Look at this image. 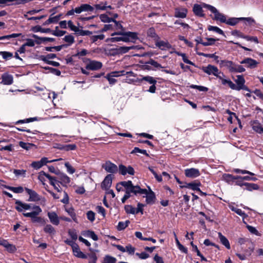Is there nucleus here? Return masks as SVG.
<instances>
[{"label": "nucleus", "instance_id": "42", "mask_svg": "<svg viewBox=\"0 0 263 263\" xmlns=\"http://www.w3.org/2000/svg\"><path fill=\"white\" fill-rule=\"evenodd\" d=\"M59 27L57 26L55 27V30L52 32V34L55 36H62L66 33L65 31L60 30L58 29Z\"/></svg>", "mask_w": 263, "mask_h": 263}, {"label": "nucleus", "instance_id": "16", "mask_svg": "<svg viewBox=\"0 0 263 263\" xmlns=\"http://www.w3.org/2000/svg\"><path fill=\"white\" fill-rule=\"evenodd\" d=\"M155 45L161 50H166L171 48V45L167 41H160L159 40L155 41Z\"/></svg>", "mask_w": 263, "mask_h": 263}, {"label": "nucleus", "instance_id": "22", "mask_svg": "<svg viewBox=\"0 0 263 263\" xmlns=\"http://www.w3.org/2000/svg\"><path fill=\"white\" fill-rule=\"evenodd\" d=\"M187 10L185 9H176L175 16L178 18H185L186 16Z\"/></svg>", "mask_w": 263, "mask_h": 263}, {"label": "nucleus", "instance_id": "41", "mask_svg": "<svg viewBox=\"0 0 263 263\" xmlns=\"http://www.w3.org/2000/svg\"><path fill=\"white\" fill-rule=\"evenodd\" d=\"M136 48V47L135 46H128V47L123 46V47H120L118 50L121 52L126 53V52H127L129 50H130L131 49H135Z\"/></svg>", "mask_w": 263, "mask_h": 263}, {"label": "nucleus", "instance_id": "37", "mask_svg": "<svg viewBox=\"0 0 263 263\" xmlns=\"http://www.w3.org/2000/svg\"><path fill=\"white\" fill-rule=\"evenodd\" d=\"M145 64L153 66L154 67L156 68H163V67L160 64H159L157 62L155 61V60L152 59H149V60L146 62Z\"/></svg>", "mask_w": 263, "mask_h": 263}, {"label": "nucleus", "instance_id": "57", "mask_svg": "<svg viewBox=\"0 0 263 263\" xmlns=\"http://www.w3.org/2000/svg\"><path fill=\"white\" fill-rule=\"evenodd\" d=\"M19 145L23 148L26 150L30 149L32 146V144L27 143L22 141H20L19 142Z\"/></svg>", "mask_w": 263, "mask_h": 263}, {"label": "nucleus", "instance_id": "6", "mask_svg": "<svg viewBox=\"0 0 263 263\" xmlns=\"http://www.w3.org/2000/svg\"><path fill=\"white\" fill-rule=\"evenodd\" d=\"M102 167L107 172L110 173H116L118 171L117 166L109 161H107L103 164Z\"/></svg>", "mask_w": 263, "mask_h": 263}, {"label": "nucleus", "instance_id": "52", "mask_svg": "<svg viewBox=\"0 0 263 263\" xmlns=\"http://www.w3.org/2000/svg\"><path fill=\"white\" fill-rule=\"evenodd\" d=\"M137 153L142 154L147 156H148V154L147 153L146 150L141 149L139 148L138 147H135L134 148V149L132 151L131 154H135Z\"/></svg>", "mask_w": 263, "mask_h": 263}, {"label": "nucleus", "instance_id": "20", "mask_svg": "<svg viewBox=\"0 0 263 263\" xmlns=\"http://www.w3.org/2000/svg\"><path fill=\"white\" fill-rule=\"evenodd\" d=\"M118 74V72L116 71H112L109 73H108L105 76V78H106L108 80L110 84H114L117 81V80L115 79H114V77H119V75Z\"/></svg>", "mask_w": 263, "mask_h": 263}, {"label": "nucleus", "instance_id": "1", "mask_svg": "<svg viewBox=\"0 0 263 263\" xmlns=\"http://www.w3.org/2000/svg\"><path fill=\"white\" fill-rule=\"evenodd\" d=\"M15 209L18 212H23L24 210H32L30 212L23 213L24 216L26 217H30L31 219V221L33 223H39L41 224H44L45 223L44 219L39 216V215L42 213V210L41 208L35 205H32L31 204H28L23 203L20 200H16L15 201Z\"/></svg>", "mask_w": 263, "mask_h": 263}, {"label": "nucleus", "instance_id": "25", "mask_svg": "<svg viewBox=\"0 0 263 263\" xmlns=\"http://www.w3.org/2000/svg\"><path fill=\"white\" fill-rule=\"evenodd\" d=\"M44 231L45 233H48L50 235H54L56 233L55 229L50 224L45 226L44 228Z\"/></svg>", "mask_w": 263, "mask_h": 263}, {"label": "nucleus", "instance_id": "36", "mask_svg": "<svg viewBox=\"0 0 263 263\" xmlns=\"http://www.w3.org/2000/svg\"><path fill=\"white\" fill-rule=\"evenodd\" d=\"M76 145L75 144H66L63 145L61 147H59L60 149L65 150L68 151L70 150H74L76 148Z\"/></svg>", "mask_w": 263, "mask_h": 263}, {"label": "nucleus", "instance_id": "59", "mask_svg": "<svg viewBox=\"0 0 263 263\" xmlns=\"http://www.w3.org/2000/svg\"><path fill=\"white\" fill-rule=\"evenodd\" d=\"M68 234L70 236L73 240H76L77 239L78 235L75 230H69L68 231Z\"/></svg>", "mask_w": 263, "mask_h": 263}, {"label": "nucleus", "instance_id": "17", "mask_svg": "<svg viewBox=\"0 0 263 263\" xmlns=\"http://www.w3.org/2000/svg\"><path fill=\"white\" fill-rule=\"evenodd\" d=\"M72 252L73 255L80 258L85 259L87 258V256L84 254L80 249L79 246L77 244L74 247H73Z\"/></svg>", "mask_w": 263, "mask_h": 263}, {"label": "nucleus", "instance_id": "29", "mask_svg": "<svg viewBox=\"0 0 263 263\" xmlns=\"http://www.w3.org/2000/svg\"><path fill=\"white\" fill-rule=\"evenodd\" d=\"M4 187L13 192L15 193H21L24 191V189L22 186H18V187H13V186H10L8 185H3Z\"/></svg>", "mask_w": 263, "mask_h": 263}, {"label": "nucleus", "instance_id": "38", "mask_svg": "<svg viewBox=\"0 0 263 263\" xmlns=\"http://www.w3.org/2000/svg\"><path fill=\"white\" fill-rule=\"evenodd\" d=\"M129 223V221L128 220H126L125 222H119L117 226V229L119 231H121L125 229L128 226Z\"/></svg>", "mask_w": 263, "mask_h": 263}, {"label": "nucleus", "instance_id": "18", "mask_svg": "<svg viewBox=\"0 0 263 263\" xmlns=\"http://www.w3.org/2000/svg\"><path fill=\"white\" fill-rule=\"evenodd\" d=\"M146 196V202L147 204H153L155 202L156 197L155 193L149 187V192L147 191V193L145 194Z\"/></svg>", "mask_w": 263, "mask_h": 263}, {"label": "nucleus", "instance_id": "48", "mask_svg": "<svg viewBox=\"0 0 263 263\" xmlns=\"http://www.w3.org/2000/svg\"><path fill=\"white\" fill-rule=\"evenodd\" d=\"M26 171L24 170H14L13 173L15 175V176L17 177L22 176H25L26 175Z\"/></svg>", "mask_w": 263, "mask_h": 263}, {"label": "nucleus", "instance_id": "45", "mask_svg": "<svg viewBox=\"0 0 263 263\" xmlns=\"http://www.w3.org/2000/svg\"><path fill=\"white\" fill-rule=\"evenodd\" d=\"M35 31H40L43 33H49L52 31L50 28H43L41 27L38 26L34 28Z\"/></svg>", "mask_w": 263, "mask_h": 263}, {"label": "nucleus", "instance_id": "46", "mask_svg": "<svg viewBox=\"0 0 263 263\" xmlns=\"http://www.w3.org/2000/svg\"><path fill=\"white\" fill-rule=\"evenodd\" d=\"M198 54L200 55H202L206 58H214V60H216L217 63L219 62V61L218 60V57L215 54H208L204 53H198Z\"/></svg>", "mask_w": 263, "mask_h": 263}, {"label": "nucleus", "instance_id": "9", "mask_svg": "<svg viewBox=\"0 0 263 263\" xmlns=\"http://www.w3.org/2000/svg\"><path fill=\"white\" fill-rule=\"evenodd\" d=\"M25 190L29 195L28 201L35 202L40 200V197L36 192L26 187L25 189Z\"/></svg>", "mask_w": 263, "mask_h": 263}, {"label": "nucleus", "instance_id": "28", "mask_svg": "<svg viewBox=\"0 0 263 263\" xmlns=\"http://www.w3.org/2000/svg\"><path fill=\"white\" fill-rule=\"evenodd\" d=\"M233 62L227 60H222L220 62L221 66L227 67L230 72L231 71V68L233 67Z\"/></svg>", "mask_w": 263, "mask_h": 263}, {"label": "nucleus", "instance_id": "24", "mask_svg": "<svg viewBox=\"0 0 263 263\" xmlns=\"http://www.w3.org/2000/svg\"><path fill=\"white\" fill-rule=\"evenodd\" d=\"M202 7L200 5L195 4L193 7V11L194 13L199 16H203L204 14L203 13Z\"/></svg>", "mask_w": 263, "mask_h": 263}, {"label": "nucleus", "instance_id": "56", "mask_svg": "<svg viewBox=\"0 0 263 263\" xmlns=\"http://www.w3.org/2000/svg\"><path fill=\"white\" fill-rule=\"evenodd\" d=\"M206 40L208 42H204L203 43H202V45L204 46L212 45L216 41L218 40V39H215L214 38H207Z\"/></svg>", "mask_w": 263, "mask_h": 263}, {"label": "nucleus", "instance_id": "31", "mask_svg": "<svg viewBox=\"0 0 263 263\" xmlns=\"http://www.w3.org/2000/svg\"><path fill=\"white\" fill-rule=\"evenodd\" d=\"M218 78H219L221 81V83L223 85L228 84V86L232 89H233L234 88V83H233L230 80H227L223 79L221 76H218Z\"/></svg>", "mask_w": 263, "mask_h": 263}, {"label": "nucleus", "instance_id": "10", "mask_svg": "<svg viewBox=\"0 0 263 263\" xmlns=\"http://www.w3.org/2000/svg\"><path fill=\"white\" fill-rule=\"evenodd\" d=\"M102 67L101 62L97 61H91L86 66L87 69L91 70H98Z\"/></svg>", "mask_w": 263, "mask_h": 263}, {"label": "nucleus", "instance_id": "15", "mask_svg": "<svg viewBox=\"0 0 263 263\" xmlns=\"http://www.w3.org/2000/svg\"><path fill=\"white\" fill-rule=\"evenodd\" d=\"M111 184L112 176L111 175L109 174L105 177V179H104L103 181L101 184V186L102 189L107 190L110 188V187L111 185Z\"/></svg>", "mask_w": 263, "mask_h": 263}, {"label": "nucleus", "instance_id": "58", "mask_svg": "<svg viewBox=\"0 0 263 263\" xmlns=\"http://www.w3.org/2000/svg\"><path fill=\"white\" fill-rule=\"evenodd\" d=\"M65 166L69 173L72 174L75 172V169L69 164V162H66L65 163Z\"/></svg>", "mask_w": 263, "mask_h": 263}, {"label": "nucleus", "instance_id": "32", "mask_svg": "<svg viewBox=\"0 0 263 263\" xmlns=\"http://www.w3.org/2000/svg\"><path fill=\"white\" fill-rule=\"evenodd\" d=\"M242 185L246 186L247 190L250 191H251L252 190H256L259 189L258 185L255 183L246 182L244 183Z\"/></svg>", "mask_w": 263, "mask_h": 263}, {"label": "nucleus", "instance_id": "53", "mask_svg": "<svg viewBox=\"0 0 263 263\" xmlns=\"http://www.w3.org/2000/svg\"><path fill=\"white\" fill-rule=\"evenodd\" d=\"M87 219L91 222H92L95 219V213L92 211H89L86 213Z\"/></svg>", "mask_w": 263, "mask_h": 263}, {"label": "nucleus", "instance_id": "43", "mask_svg": "<svg viewBox=\"0 0 263 263\" xmlns=\"http://www.w3.org/2000/svg\"><path fill=\"white\" fill-rule=\"evenodd\" d=\"M239 20H240L239 18H231L228 21L226 20V22L225 23L231 26H234L238 23Z\"/></svg>", "mask_w": 263, "mask_h": 263}, {"label": "nucleus", "instance_id": "7", "mask_svg": "<svg viewBox=\"0 0 263 263\" xmlns=\"http://www.w3.org/2000/svg\"><path fill=\"white\" fill-rule=\"evenodd\" d=\"M202 70L209 75L213 74L217 78L218 76H220L218 74L220 73L219 72V70L217 67L212 65H209L206 67H202Z\"/></svg>", "mask_w": 263, "mask_h": 263}, {"label": "nucleus", "instance_id": "49", "mask_svg": "<svg viewBox=\"0 0 263 263\" xmlns=\"http://www.w3.org/2000/svg\"><path fill=\"white\" fill-rule=\"evenodd\" d=\"M253 129L259 134L263 133V127L258 123H255L253 125Z\"/></svg>", "mask_w": 263, "mask_h": 263}, {"label": "nucleus", "instance_id": "19", "mask_svg": "<svg viewBox=\"0 0 263 263\" xmlns=\"http://www.w3.org/2000/svg\"><path fill=\"white\" fill-rule=\"evenodd\" d=\"M2 83L5 85H11L12 84L13 79L12 76L4 73L2 76Z\"/></svg>", "mask_w": 263, "mask_h": 263}, {"label": "nucleus", "instance_id": "47", "mask_svg": "<svg viewBox=\"0 0 263 263\" xmlns=\"http://www.w3.org/2000/svg\"><path fill=\"white\" fill-rule=\"evenodd\" d=\"M7 250L10 253H14L16 251V248L13 245L7 242L6 247H5Z\"/></svg>", "mask_w": 263, "mask_h": 263}, {"label": "nucleus", "instance_id": "3", "mask_svg": "<svg viewBox=\"0 0 263 263\" xmlns=\"http://www.w3.org/2000/svg\"><path fill=\"white\" fill-rule=\"evenodd\" d=\"M202 6L203 7L208 9L215 14L214 20L219 21L221 23L226 22V16L222 13H220L216 8L205 3H203Z\"/></svg>", "mask_w": 263, "mask_h": 263}, {"label": "nucleus", "instance_id": "27", "mask_svg": "<svg viewBox=\"0 0 263 263\" xmlns=\"http://www.w3.org/2000/svg\"><path fill=\"white\" fill-rule=\"evenodd\" d=\"M147 34L149 37L153 38L155 41L160 39L159 36L156 33L155 30L154 28H149L147 30Z\"/></svg>", "mask_w": 263, "mask_h": 263}, {"label": "nucleus", "instance_id": "55", "mask_svg": "<svg viewBox=\"0 0 263 263\" xmlns=\"http://www.w3.org/2000/svg\"><path fill=\"white\" fill-rule=\"evenodd\" d=\"M88 256L89 257V261L88 263H96V261L97 260V256L95 253H92L89 254L88 255Z\"/></svg>", "mask_w": 263, "mask_h": 263}, {"label": "nucleus", "instance_id": "61", "mask_svg": "<svg viewBox=\"0 0 263 263\" xmlns=\"http://www.w3.org/2000/svg\"><path fill=\"white\" fill-rule=\"evenodd\" d=\"M149 170L153 173V174L154 175L155 178L158 182H161L162 180V177L161 176H159L156 172L153 169L152 167H148Z\"/></svg>", "mask_w": 263, "mask_h": 263}, {"label": "nucleus", "instance_id": "51", "mask_svg": "<svg viewBox=\"0 0 263 263\" xmlns=\"http://www.w3.org/2000/svg\"><path fill=\"white\" fill-rule=\"evenodd\" d=\"M68 214L71 217L72 219L76 222H78L76 215L73 209H69L66 210Z\"/></svg>", "mask_w": 263, "mask_h": 263}, {"label": "nucleus", "instance_id": "8", "mask_svg": "<svg viewBox=\"0 0 263 263\" xmlns=\"http://www.w3.org/2000/svg\"><path fill=\"white\" fill-rule=\"evenodd\" d=\"M119 173L122 175H125L127 173L133 175L135 173L134 169L132 166H128L127 167L122 164L119 165Z\"/></svg>", "mask_w": 263, "mask_h": 263}, {"label": "nucleus", "instance_id": "39", "mask_svg": "<svg viewBox=\"0 0 263 263\" xmlns=\"http://www.w3.org/2000/svg\"><path fill=\"white\" fill-rule=\"evenodd\" d=\"M177 54L178 55L181 56L182 58V60L184 63L190 65H194V64L192 62L187 59L185 53L178 52H177Z\"/></svg>", "mask_w": 263, "mask_h": 263}, {"label": "nucleus", "instance_id": "50", "mask_svg": "<svg viewBox=\"0 0 263 263\" xmlns=\"http://www.w3.org/2000/svg\"><path fill=\"white\" fill-rule=\"evenodd\" d=\"M0 54L3 57V59L8 60L13 57V54L7 51H1Z\"/></svg>", "mask_w": 263, "mask_h": 263}, {"label": "nucleus", "instance_id": "44", "mask_svg": "<svg viewBox=\"0 0 263 263\" xmlns=\"http://www.w3.org/2000/svg\"><path fill=\"white\" fill-rule=\"evenodd\" d=\"M199 184L194 183H190L187 184L185 186L186 187L190 188L194 191H200V189L198 187Z\"/></svg>", "mask_w": 263, "mask_h": 263}, {"label": "nucleus", "instance_id": "5", "mask_svg": "<svg viewBox=\"0 0 263 263\" xmlns=\"http://www.w3.org/2000/svg\"><path fill=\"white\" fill-rule=\"evenodd\" d=\"M237 79L235 80V82L236 83V85L234 84V88H233V90H236L239 91L241 89L245 90L248 92H250V89L248 88L247 86H246L245 84V80L242 76L238 75L236 76Z\"/></svg>", "mask_w": 263, "mask_h": 263}, {"label": "nucleus", "instance_id": "33", "mask_svg": "<svg viewBox=\"0 0 263 263\" xmlns=\"http://www.w3.org/2000/svg\"><path fill=\"white\" fill-rule=\"evenodd\" d=\"M20 33H12L11 34L0 36V40H10L11 39L20 36Z\"/></svg>", "mask_w": 263, "mask_h": 263}, {"label": "nucleus", "instance_id": "35", "mask_svg": "<svg viewBox=\"0 0 263 263\" xmlns=\"http://www.w3.org/2000/svg\"><path fill=\"white\" fill-rule=\"evenodd\" d=\"M143 80L147 81L152 84H156L157 83V81L153 77L151 76L144 77L140 80H139V81H142Z\"/></svg>", "mask_w": 263, "mask_h": 263}, {"label": "nucleus", "instance_id": "14", "mask_svg": "<svg viewBox=\"0 0 263 263\" xmlns=\"http://www.w3.org/2000/svg\"><path fill=\"white\" fill-rule=\"evenodd\" d=\"M48 217L51 223L58 226L60 223V218L54 212H49L47 213Z\"/></svg>", "mask_w": 263, "mask_h": 263}, {"label": "nucleus", "instance_id": "62", "mask_svg": "<svg viewBox=\"0 0 263 263\" xmlns=\"http://www.w3.org/2000/svg\"><path fill=\"white\" fill-rule=\"evenodd\" d=\"M105 37V36L104 34H100L97 35H93L91 36V40L92 41V42H96L98 40H103Z\"/></svg>", "mask_w": 263, "mask_h": 263}, {"label": "nucleus", "instance_id": "64", "mask_svg": "<svg viewBox=\"0 0 263 263\" xmlns=\"http://www.w3.org/2000/svg\"><path fill=\"white\" fill-rule=\"evenodd\" d=\"M94 7L96 10H105L107 7L106 6L103 5V3L100 4H96L94 5Z\"/></svg>", "mask_w": 263, "mask_h": 263}, {"label": "nucleus", "instance_id": "4", "mask_svg": "<svg viewBox=\"0 0 263 263\" xmlns=\"http://www.w3.org/2000/svg\"><path fill=\"white\" fill-rule=\"evenodd\" d=\"M94 10V8L91 6L89 4H82L80 7H77L75 9H72L69 11H68L66 15L69 16L72 15L74 14V13H76L77 14L81 13L82 12L85 11H93Z\"/></svg>", "mask_w": 263, "mask_h": 263}, {"label": "nucleus", "instance_id": "54", "mask_svg": "<svg viewBox=\"0 0 263 263\" xmlns=\"http://www.w3.org/2000/svg\"><path fill=\"white\" fill-rule=\"evenodd\" d=\"M208 29L210 31H213L217 32L219 34H223V31L217 27L209 26L208 27Z\"/></svg>", "mask_w": 263, "mask_h": 263}, {"label": "nucleus", "instance_id": "60", "mask_svg": "<svg viewBox=\"0 0 263 263\" xmlns=\"http://www.w3.org/2000/svg\"><path fill=\"white\" fill-rule=\"evenodd\" d=\"M64 40L66 42L70 44L73 43L74 42V37L72 35H66L64 37Z\"/></svg>", "mask_w": 263, "mask_h": 263}, {"label": "nucleus", "instance_id": "13", "mask_svg": "<svg viewBox=\"0 0 263 263\" xmlns=\"http://www.w3.org/2000/svg\"><path fill=\"white\" fill-rule=\"evenodd\" d=\"M200 172L198 169L191 168L185 170V175L190 178H196L200 175Z\"/></svg>", "mask_w": 263, "mask_h": 263}, {"label": "nucleus", "instance_id": "21", "mask_svg": "<svg viewBox=\"0 0 263 263\" xmlns=\"http://www.w3.org/2000/svg\"><path fill=\"white\" fill-rule=\"evenodd\" d=\"M58 178L60 180V182L63 185H66L70 182V178L63 173L60 174Z\"/></svg>", "mask_w": 263, "mask_h": 263}, {"label": "nucleus", "instance_id": "40", "mask_svg": "<svg viewBox=\"0 0 263 263\" xmlns=\"http://www.w3.org/2000/svg\"><path fill=\"white\" fill-rule=\"evenodd\" d=\"M125 210L127 213L135 214L136 213V208L130 205H126L124 207Z\"/></svg>", "mask_w": 263, "mask_h": 263}, {"label": "nucleus", "instance_id": "11", "mask_svg": "<svg viewBox=\"0 0 263 263\" xmlns=\"http://www.w3.org/2000/svg\"><path fill=\"white\" fill-rule=\"evenodd\" d=\"M126 192H128V194L130 193H134L136 195L137 194H146L147 193L146 189H142L138 185H133L131 187L126 190Z\"/></svg>", "mask_w": 263, "mask_h": 263}, {"label": "nucleus", "instance_id": "34", "mask_svg": "<svg viewBox=\"0 0 263 263\" xmlns=\"http://www.w3.org/2000/svg\"><path fill=\"white\" fill-rule=\"evenodd\" d=\"M117 259L115 257L109 255H106L103 259L102 263H116Z\"/></svg>", "mask_w": 263, "mask_h": 263}, {"label": "nucleus", "instance_id": "26", "mask_svg": "<svg viewBox=\"0 0 263 263\" xmlns=\"http://www.w3.org/2000/svg\"><path fill=\"white\" fill-rule=\"evenodd\" d=\"M32 36L33 37L39 40V41H36V43L37 44H41L42 42H53L55 40L54 39L51 37H40L35 34H33Z\"/></svg>", "mask_w": 263, "mask_h": 263}, {"label": "nucleus", "instance_id": "2", "mask_svg": "<svg viewBox=\"0 0 263 263\" xmlns=\"http://www.w3.org/2000/svg\"><path fill=\"white\" fill-rule=\"evenodd\" d=\"M115 35H122L123 37H111L110 40L112 42H118V41H123L125 42H128L130 41V39H135L137 38V33L135 32H124V31H119L117 32H114L111 34V36H114Z\"/></svg>", "mask_w": 263, "mask_h": 263}, {"label": "nucleus", "instance_id": "23", "mask_svg": "<svg viewBox=\"0 0 263 263\" xmlns=\"http://www.w3.org/2000/svg\"><path fill=\"white\" fill-rule=\"evenodd\" d=\"M218 234L221 243L224 245L228 249H230L231 247L228 239L220 232H219Z\"/></svg>", "mask_w": 263, "mask_h": 263}, {"label": "nucleus", "instance_id": "30", "mask_svg": "<svg viewBox=\"0 0 263 263\" xmlns=\"http://www.w3.org/2000/svg\"><path fill=\"white\" fill-rule=\"evenodd\" d=\"M231 72H242L245 71V68L241 65L233 64V67L231 68Z\"/></svg>", "mask_w": 263, "mask_h": 263}, {"label": "nucleus", "instance_id": "12", "mask_svg": "<svg viewBox=\"0 0 263 263\" xmlns=\"http://www.w3.org/2000/svg\"><path fill=\"white\" fill-rule=\"evenodd\" d=\"M240 64H246V66L248 68H254L257 67L258 63L254 59L247 58L241 61Z\"/></svg>", "mask_w": 263, "mask_h": 263}, {"label": "nucleus", "instance_id": "63", "mask_svg": "<svg viewBox=\"0 0 263 263\" xmlns=\"http://www.w3.org/2000/svg\"><path fill=\"white\" fill-rule=\"evenodd\" d=\"M120 184L125 187L126 190L131 187L133 185L131 181H122L120 183Z\"/></svg>", "mask_w": 263, "mask_h": 263}]
</instances>
